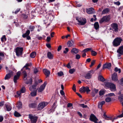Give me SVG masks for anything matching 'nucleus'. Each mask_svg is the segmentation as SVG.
Segmentation results:
<instances>
[{"label":"nucleus","instance_id":"f257e3e1","mask_svg":"<svg viewBox=\"0 0 123 123\" xmlns=\"http://www.w3.org/2000/svg\"><path fill=\"white\" fill-rule=\"evenodd\" d=\"M104 84L105 88H110L112 91H114L116 90L115 86L114 84L111 83L105 82Z\"/></svg>","mask_w":123,"mask_h":123},{"label":"nucleus","instance_id":"f03ea898","mask_svg":"<svg viewBox=\"0 0 123 123\" xmlns=\"http://www.w3.org/2000/svg\"><path fill=\"white\" fill-rule=\"evenodd\" d=\"M122 41V39L119 37H117L115 38L113 42V44L115 46L119 45Z\"/></svg>","mask_w":123,"mask_h":123},{"label":"nucleus","instance_id":"7ed1b4c3","mask_svg":"<svg viewBox=\"0 0 123 123\" xmlns=\"http://www.w3.org/2000/svg\"><path fill=\"white\" fill-rule=\"evenodd\" d=\"M76 19L79 23L78 24V25H84L85 24L86 22V20L85 18H79L78 17H76Z\"/></svg>","mask_w":123,"mask_h":123},{"label":"nucleus","instance_id":"20e7f679","mask_svg":"<svg viewBox=\"0 0 123 123\" xmlns=\"http://www.w3.org/2000/svg\"><path fill=\"white\" fill-rule=\"evenodd\" d=\"M23 49L22 47H17L15 49L16 55L18 56L22 55L23 53Z\"/></svg>","mask_w":123,"mask_h":123},{"label":"nucleus","instance_id":"39448f33","mask_svg":"<svg viewBox=\"0 0 123 123\" xmlns=\"http://www.w3.org/2000/svg\"><path fill=\"white\" fill-rule=\"evenodd\" d=\"M29 118L30 119V120L31 123H36L38 117L36 116H33L32 115H29Z\"/></svg>","mask_w":123,"mask_h":123},{"label":"nucleus","instance_id":"423d86ee","mask_svg":"<svg viewBox=\"0 0 123 123\" xmlns=\"http://www.w3.org/2000/svg\"><path fill=\"white\" fill-rule=\"evenodd\" d=\"M110 16L109 15L105 16L103 17L99 21V22L101 23L103 22H106L110 20Z\"/></svg>","mask_w":123,"mask_h":123},{"label":"nucleus","instance_id":"0eeeda50","mask_svg":"<svg viewBox=\"0 0 123 123\" xmlns=\"http://www.w3.org/2000/svg\"><path fill=\"white\" fill-rule=\"evenodd\" d=\"M90 120L94 122L95 123H102L101 121L98 122V119L93 114H91L90 117Z\"/></svg>","mask_w":123,"mask_h":123},{"label":"nucleus","instance_id":"6e6552de","mask_svg":"<svg viewBox=\"0 0 123 123\" xmlns=\"http://www.w3.org/2000/svg\"><path fill=\"white\" fill-rule=\"evenodd\" d=\"M47 84V82H45L43 84L41 85L38 88V92H42L44 89L45 87Z\"/></svg>","mask_w":123,"mask_h":123},{"label":"nucleus","instance_id":"1a4fd4ad","mask_svg":"<svg viewBox=\"0 0 123 123\" xmlns=\"http://www.w3.org/2000/svg\"><path fill=\"white\" fill-rule=\"evenodd\" d=\"M30 33V31L28 30L26 31V33L22 35V36L23 38L26 37L27 40H30L31 39V37L29 36Z\"/></svg>","mask_w":123,"mask_h":123},{"label":"nucleus","instance_id":"9d476101","mask_svg":"<svg viewBox=\"0 0 123 123\" xmlns=\"http://www.w3.org/2000/svg\"><path fill=\"white\" fill-rule=\"evenodd\" d=\"M20 74L21 73L20 72L18 71L16 75H14L13 78V80L15 83H17V80L19 79Z\"/></svg>","mask_w":123,"mask_h":123},{"label":"nucleus","instance_id":"9b49d317","mask_svg":"<svg viewBox=\"0 0 123 123\" xmlns=\"http://www.w3.org/2000/svg\"><path fill=\"white\" fill-rule=\"evenodd\" d=\"M112 80L115 81L118 80V77L117 73H114L112 75Z\"/></svg>","mask_w":123,"mask_h":123},{"label":"nucleus","instance_id":"f8f14e48","mask_svg":"<svg viewBox=\"0 0 123 123\" xmlns=\"http://www.w3.org/2000/svg\"><path fill=\"white\" fill-rule=\"evenodd\" d=\"M111 64L109 62L106 63L103 65V69H104L105 68H108V69L110 68Z\"/></svg>","mask_w":123,"mask_h":123},{"label":"nucleus","instance_id":"ddd939ff","mask_svg":"<svg viewBox=\"0 0 123 123\" xmlns=\"http://www.w3.org/2000/svg\"><path fill=\"white\" fill-rule=\"evenodd\" d=\"M45 103L44 102L40 103L39 104L38 108L39 110H40L43 109L45 106Z\"/></svg>","mask_w":123,"mask_h":123},{"label":"nucleus","instance_id":"4468645a","mask_svg":"<svg viewBox=\"0 0 123 123\" xmlns=\"http://www.w3.org/2000/svg\"><path fill=\"white\" fill-rule=\"evenodd\" d=\"M13 75V72L11 70L9 71V73L5 76V80H8Z\"/></svg>","mask_w":123,"mask_h":123},{"label":"nucleus","instance_id":"2eb2a0df","mask_svg":"<svg viewBox=\"0 0 123 123\" xmlns=\"http://www.w3.org/2000/svg\"><path fill=\"white\" fill-rule=\"evenodd\" d=\"M92 72L93 71L92 70L90 71L87 73L84 76L85 78L86 79H90L92 77V75L91 74Z\"/></svg>","mask_w":123,"mask_h":123},{"label":"nucleus","instance_id":"dca6fc26","mask_svg":"<svg viewBox=\"0 0 123 123\" xmlns=\"http://www.w3.org/2000/svg\"><path fill=\"white\" fill-rule=\"evenodd\" d=\"M111 26L112 29L115 32L118 31V26L117 24L114 23H113L111 25Z\"/></svg>","mask_w":123,"mask_h":123},{"label":"nucleus","instance_id":"f3484780","mask_svg":"<svg viewBox=\"0 0 123 123\" xmlns=\"http://www.w3.org/2000/svg\"><path fill=\"white\" fill-rule=\"evenodd\" d=\"M117 52L121 55L123 54V45L119 47V48L117 50Z\"/></svg>","mask_w":123,"mask_h":123},{"label":"nucleus","instance_id":"a211bd4d","mask_svg":"<svg viewBox=\"0 0 123 123\" xmlns=\"http://www.w3.org/2000/svg\"><path fill=\"white\" fill-rule=\"evenodd\" d=\"M86 12L88 14H90L94 13V10L93 8H91L86 9Z\"/></svg>","mask_w":123,"mask_h":123},{"label":"nucleus","instance_id":"6ab92c4d","mask_svg":"<svg viewBox=\"0 0 123 123\" xmlns=\"http://www.w3.org/2000/svg\"><path fill=\"white\" fill-rule=\"evenodd\" d=\"M43 72L47 77L49 76L50 74L49 71L46 69L43 70Z\"/></svg>","mask_w":123,"mask_h":123},{"label":"nucleus","instance_id":"aec40b11","mask_svg":"<svg viewBox=\"0 0 123 123\" xmlns=\"http://www.w3.org/2000/svg\"><path fill=\"white\" fill-rule=\"evenodd\" d=\"M37 85H33L32 86L30 87V90L31 91H33L35 90L37 91V89H36Z\"/></svg>","mask_w":123,"mask_h":123},{"label":"nucleus","instance_id":"412c9836","mask_svg":"<svg viewBox=\"0 0 123 123\" xmlns=\"http://www.w3.org/2000/svg\"><path fill=\"white\" fill-rule=\"evenodd\" d=\"M110 11V10L108 8H106L102 12L101 14H107Z\"/></svg>","mask_w":123,"mask_h":123},{"label":"nucleus","instance_id":"4be33fe9","mask_svg":"<svg viewBox=\"0 0 123 123\" xmlns=\"http://www.w3.org/2000/svg\"><path fill=\"white\" fill-rule=\"evenodd\" d=\"M47 56L48 57L49 59L53 58V55L50 52H48L47 53Z\"/></svg>","mask_w":123,"mask_h":123},{"label":"nucleus","instance_id":"5701e85b","mask_svg":"<svg viewBox=\"0 0 123 123\" xmlns=\"http://www.w3.org/2000/svg\"><path fill=\"white\" fill-rule=\"evenodd\" d=\"M78 50L76 48H74L72 49L71 52L72 53L76 54L78 53Z\"/></svg>","mask_w":123,"mask_h":123},{"label":"nucleus","instance_id":"b1692460","mask_svg":"<svg viewBox=\"0 0 123 123\" xmlns=\"http://www.w3.org/2000/svg\"><path fill=\"white\" fill-rule=\"evenodd\" d=\"M23 74L24 76V80H26L27 79V75L26 71L24 70L23 72Z\"/></svg>","mask_w":123,"mask_h":123},{"label":"nucleus","instance_id":"393cba45","mask_svg":"<svg viewBox=\"0 0 123 123\" xmlns=\"http://www.w3.org/2000/svg\"><path fill=\"white\" fill-rule=\"evenodd\" d=\"M17 107L19 109H20L22 108V103L20 101H19L17 103Z\"/></svg>","mask_w":123,"mask_h":123},{"label":"nucleus","instance_id":"a878e982","mask_svg":"<svg viewBox=\"0 0 123 123\" xmlns=\"http://www.w3.org/2000/svg\"><path fill=\"white\" fill-rule=\"evenodd\" d=\"M94 26L96 30H97L99 28V25L98 22H95L94 24Z\"/></svg>","mask_w":123,"mask_h":123},{"label":"nucleus","instance_id":"bb28decb","mask_svg":"<svg viewBox=\"0 0 123 123\" xmlns=\"http://www.w3.org/2000/svg\"><path fill=\"white\" fill-rule=\"evenodd\" d=\"M37 91L35 90L33 91H31V92L30 93L31 96L34 97L36 96L37 94Z\"/></svg>","mask_w":123,"mask_h":123},{"label":"nucleus","instance_id":"cd10ccee","mask_svg":"<svg viewBox=\"0 0 123 123\" xmlns=\"http://www.w3.org/2000/svg\"><path fill=\"white\" fill-rule=\"evenodd\" d=\"M74 43L73 41H69L68 43V47H71L73 44Z\"/></svg>","mask_w":123,"mask_h":123},{"label":"nucleus","instance_id":"c85d7f7f","mask_svg":"<svg viewBox=\"0 0 123 123\" xmlns=\"http://www.w3.org/2000/svg\"><path fill=\"white\" fill-rule=\"evenodd\" d=\"M36 55V53L35 52H33L30 54V56L32 58H34Z\"/></svg>","mask_w":123,"mask_h":123},{"label":"nucleus","instance_id":"c756f323","mask_svg":"<svg viewBox=\"0 0 123 123\" xmlns=\"http://www.w3.org/2000/svg\"><path fill=\"white\" fill-rule=\"evenodd\" d=\"M29 106L30 108H35L36 106V105L35 103H32L30 104Z\"/></svg>","mask_w":123,"mask_h":123},{"label":"nucleus","instance_id":"7c9ffc66","mask_svg":"<svg viewBox=\"0 0 123 123\" xmlns=\"http://www.w3.org/2000/svg\"><path fill=\"white\" fill-rule=\"evenodd\" d=\"M84 92H86L87 93L90 91V90L89 89V87L88 86L85 87V88H84Z\"/></svg>","mask_w":123,"mask_h":123},{"label":"nucleus","instance_id":"2f4dec72","mask_svg":"<svg viewBox=\"0 0 123 123\" xmlns=\"http://www.w3.org/2000/svg\"><path fill=\"white\" fill-rule=\"evenodd\" d=\"M98 79L102 81H104L105 80V79L104 77L101 76H99L98 78Z\"/></svg>","mask_w":123,"mask_h":123},{"label":"nucleus","instance_id":"473e14b6","mask_svg":"<svg viewBox=\"0 0 123 123\" xmlns=\"http://www.w3.org/2000/svg\"><path fill=\"white\" fill-rule=\"evenodd\" d=\"M92 49L91 48H87L84 49L82 52H86L88 51L91 50Z\"/></svg>","mask_w":123,"mask_h":123},{"label":"nucleus","instance_id":"72a5a7b5","mask_svg":"<svg viewBox=\"0 0 123 123\" xmlns=\"http://www.w3.org/2000/svg\"><path fill=\"white\" fill-rule=\"evenodd\" d=\"M5 105L7 111H9L11 110L12 107L10 106L6 105Z\"/></svg>","mask_w":123,"mask_h":123},{"label":"nucleus","instance_id":"f704fd0d","mask_svg":"<svg viewBox=\"0 0 123 123\" xmlns=\"http://www.w3.org/2000/svg\"><path fill=\"white\" fill-rule=\"evenodd\" d=\"M14 115L16 117H19L21 116L20 114L16 111H15L14 113Z\"/></svg>","mask_w":123,"mask_h":123},{"label":"nucleus","instance_id":"c9c22d12","mask_svg":"<svg viewBox=\"0 0 123 123\" xmlns=\"http://www.w3.org/2000/svg\"><path fill=\"white\" fill-rule=\"evenodd\" d=\"M111 98L110 97H108L105 99V101L107 102H109L111 101Z\"/></svg>","mask_w":123,"mask_h":123},{"label":"nucleus","instance_id":"e433bc0d","mask_svg":"<svg viewBox=\"0 0 123 123\" xmlns=\"http://www.w3.org/2000/svg\"><path fill=\"white\" fill-rule=\"evenodd\" d=\"M85 88V87L83 86L80 88L79 90L80 92L81 93H84V88Z\"/></svg>","mask_w":123,"mask_h":123},{"label":"nucleus","instance_id":"4c0bfd02","mask_svg":"<svg viewBox=\"0 0 123 123\" xmlns=\"http://www.w3.org/2000/svg\"><path fill=\"white\" fill-rule=\"evenodd\" d=\"M103 117L104 118H105V119H106L107 120H112V119L111 118H110V119H108V118H109L106 115L105 113H104V114L103 115Z\"/></svg>","mask_w":123,"mask_h":123},{"label":"nucleus","instance_id":"58836bf2","mask_svg":"<svg viewBox=\"0 0 123 123\" xmlns=\"http://www.w3.org/2000/svg\"><path fill=\"white\" fill-rule=\"evenodd\" d=\"M22 17L24 19H25L27 18L28 16L27 15L25 14H23L21 15Z\"/></svg>","mask_w":123,"mask_h":123},{"label":"nucleus","instance_id":"ea45409f","mask_svg":"<svg viewBox=\"0 0 123 123\" xmlns=\"http://www.w3.org/2000/svg\"><path fill=\"white\" fill-rule=\"evenodd\" d=\"M91 50V55L93 56H95L97 54V53L95 51L92 50Z\"/></svg>","mask_w":123,"mask_h":123},{"label":"nucleus","instance_id":"a19ab883","mask_svg":"<svg viewBox=\"0 0 123 123\" xmlns=\"http://www.w3.org/2000/svg\"><path fill=\"white\" fill-rule=\"evenodd\" d=\"M75 71V69L73 68L69 69V72L71 74H73L74 72Z\"/></svg>","mask_w":123,"mask_h":123},{"label":"nucleus","instance_id":"79ce46f5","mask_svg":"<svg viewBox=\"0 0 123 123\" xmlns=\"http://www.w3.org/2000/svg\"><path fill=\"white\" fill-rule=\"evenodd\" d=\"M114 70L116 72H117L118 71L119 73L121 72V69H118L117 67L115 68L114 69Z\"/></svg>","mask_w":123,"mask_h":123},{"label":"nucleus","instance_id":"37998d69","mask_svg":"<svg viewBox=\"0 0 123 123\" xmlns=\"http://www.w3.org/2000/svg\"><path fill=\"white\" fill-rule=\"evenodd\" d=\"M21 92V93H24L25 92V87H23L20 90Z\"/></svg>","mask_w":123,"mask_h":123},{"label":"nucleus","instance_id":"c03bdc74","mask_svg":"<svg viewBox=\"0 0 123 123\" xmlns=\"http://www.w3.org/2000/svg\"><path fill=\"white\" fill-rule=\"evenodd\" d=\"M79 105L83 108H86L87 107V105H85L84 104H79Z\"/></svg>","mask_w":123,"mask_h":123},{"label":"nucleus","instance_id":"a18cd8bd","mask_svg":"<svg viewBox=\"0 0 123 123\" xmlns=\"http://www.w3.org/2000/svg\"><path fill=\"white\" fill-rule=\"evenodd\" d=\"M32 79L31 78H30L29 80V81H27L26 82V84H31L32 82Z\"/></svg>","mask_w":123,"mask_h":123},{"label":"nucleus","instance_id":"49530a36","mask_svg":"<svg viewBox=\"0 0 123 123\" xmlns=\"http://www.w3.org/2000/svg\"><path fill=\"white\" fill-rule=\"evenodd\" d=\"M4 40L5 41L6 40V38L5 35H4L1 38V41L2 42H3Z\"/></svg>","mask_w":123,"mask_h":123},{"label":"nucleus","instance_id":"de8ad7c7","mask_svg":"<svg viewBox=\"0 0 123 123\" xmlns=\"http://www.w3.org/2000/svg\"><path fill=\"white\" fill-rule=\"evenodd\" d=\"M95 60H93L91 62V64L90 66V67H92L94 64L95 63Z\"/></svg>","mask_w":123,"mask_h":123},{"label":"nucleus","instance_id":"09e8293b","mask_svg":"<svg viewBox=\"0 0 123 123\" xmlns=\"http://www.w3.org/2000/svg\"><path fill=\"white\" fill-rule=\"evenodd\" d=\"M105 91L104 90H101L99 92V94L100 96L103 95Z\"/></svg>","mask_w":123,"mask_h":123},{"label":"nucleus","instance_id":"8fccbe9b","mask_svg":"<svg viewBox=\"0 0 123 123\" xmlns=\"http://www.w3.org/2000/svg\"><path fill=\"white\" fill-rule=\"evenodd\" d=\"M57 74L58 76H62L63 75V73L62 71H61L60 72H58L57 73Z\"/></svg>","mask_w":123,"mask_h":123},{"label":"nucleus","instance_id":"3c124183","mask_svg":"<svg viewBox=\"0 0 123 123\" xmlns=\"http://www.w3.org/2000/svg\"><path fill=\"white\" fill-rule=\"evenodd\" d=\"M34 73L36 74L38 72V70L37 68H35L34 69Z\"/></svg>","mask_w":123,"mask_h":123},{"label":"nucleus","instance_id":"603ef678","mask_svg":"<svg viewBox=\"0 0 123 123\" xmlns=\"http://www.w3.org/2000/svg\"><path fill=\"white\" fill-rule=\"evenodd\" d=\"M34 28L35 27L34 26H30L29 29L31 30V31H32L33 30Z\"/></svg>","mask_w":123,"mask_h":123},{"label":"nucleus","instance_id":"864d4df0","mask_svg":"<svg viewBox=\"0 0 123 123\" xmlns=\"http://www.w3.org/2000/svg\"><path fill=\"white\" fill-rule=\"evenodd\" d=\"M65 50L64 51L63 53L65 54H66L68 51V49L67 48H66L65 49Z\"/></svg>","mask_w":123,"mask_h":123},{"label":"nucleus","instance_id":"5fc2aeb1","mask_svg":"<svg viewBox=\"0 0 123 123\" xmlns=\"http://www.w3.org/2000/svg\"><path fill=\"white\" fill-rule=\"evenodd\" d=\"M80 56L79 54H77L76 55V58L77 59H79L80 58Z\"/></svg>","mask_w":123,"mask_h":123},{"label":"nucleus","instance_id":"6e6d98bb","mask_svg":"<svg viewBox=\"0 0 123 123\" xmlns=\"http://www.w3.org/2000/svg\"><path fill=\"white\" fill-rule=\"evenodd\" d=\"M108 96L111 97L113 96H115L114 94L113 93H111L108 94Z\"/></svg>","mask_w":123,"mask_h":123},{"label":"nucleus","instance_id":"4d7b16f0","mask_svg":"<svg viewBox=\"0 0 123 123\" xmlns=\"http://www.w3.org/2000/svg\"><path fill=\"white\" fill-rule=\"evenodd\" d=\"M31 66V65H30L29 63H27L26 64V65L24 67L23 69H22L21 70H22L25 67H28Z\"/></svg>","mask_w":123,"mask_h":123},{"label":"nucleus","instance_id":"13d9d810","mask_svg":"<svg viewBox=\"0 0 123 123\" xmlns=\"http://www.w3.org/2000/svg\"><path fill=\"white\" fill-rule=\"evenodd\" d=\"M66 67L68 68H71V66L69 62L67 64Z\"/></svg>","mask_w":123,"mask_h":123},{"label":"nucleus","instance_id":"bf43d9fd","mask_svg":"<svg viewBox=\"0 0 123 123\" xmlns=\"http://www.w3.org/2000/svg\"><path fill=\"white\" fill-rule=\"evenodd\" d=\"M73 89L74 92H76V89L75 87V85L74 84V85H73Z\"/></svg>","mask_w":123,"mask_h":123},{"label":"nucleus","instance_id":"052dcab7","mask_svg":"<svg viewBox=\"0 0 123 123\" xmlns=\"http://www.w3.org/2000/svg\"><path fill=\"white\" fill-rule=\"evenodd\" d=\"M51 38L50 37H47V39H46V41L48 42H49L51 40Z\"/></svg>","mask_w":123,"mask_h":123},{"label":"nucleus","instance_id":"680f3d73","mask_svg":"<svg viewBox=\"0 0 123 123\" xmlns=\"http://www.w3.org/2000/svg\"><path fill=\"white\" fill-rule=\"evenodd\" d=\"M114 3L115 4L118 6L120 4V3L119 1L117 2H114Z\"/></svg>","mask_w":123,"mask_h":123},{"label":"nucleus","instance_id":"e2e57ef3","mask_svg":"<svg viewBox=\"0 0 123 123\" xmlns=\"http://www.w3.org/2000/svg\"><path fill=\"white\" fill-rule=\"evenodd\" d=\"M98 89H94V90L93 91L95 92V93H97L98 92Z\"/></svg>","mask_w":123,"mask_h":123},{"label":"nucleus","instance_id":"0e129e2a","mask_svg":"<svg viewBox=\"0 0 123 123\" xmlns=\"http://www.w3.org/2000/svg\"><path fill=\"white\" fill-rule=\"evenodd\" d=\"M3 120V117L2 116H0V122H2Z\"/></svg>","mask_w":123,"mask_h":123},{"label":"nucleus","instance_id":"69168bd1","mask_svg":"<svg viewBox=\"0 0 123 123\" xmlns=\"http://www.w3.org/2000/svg\"><path fill=\"white\" fill-rule=\"evenodd\" d=\"M55 34V32H52L50 34V36L51 37H54V35Z\"/></svg>","mask_w":123,"mask_h":123},{"label":"nucleus","instance_id":"338daca9","mask_svg":"<svg viewBox=\"0 0 123 123\" xmlns=\"http://www.w3.org/2000/svg\"><path fill=\"white\" fill-rule=\"evenodd\" d=\"M61 48H62V46H61V45H60L59 46L58 48V49H57V51H59L61 49Z\"/></svg>","mask_w":123,"mask_h":123},{"label":"nucleus","instance_id":"774afa93","mask_svg":"<svg viewBox=\"0 0 123 123\" xmlns=\"http://www.w3.org/2000/svg\"><path fill=\"white\" fill-rule=\"evenodd\" d=\"M72 104L71 103H68L67 105V107H69L72 106Z\"/></svg>","mask_w":123,"mask_h":123}]
</instances>
